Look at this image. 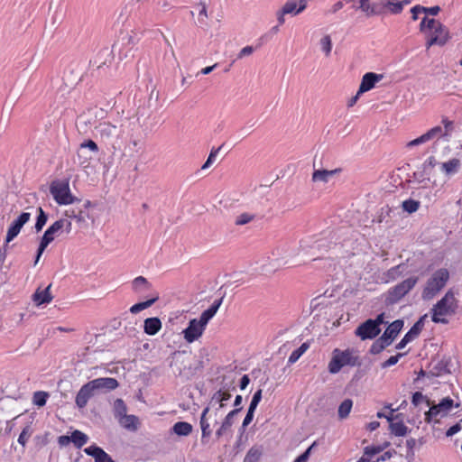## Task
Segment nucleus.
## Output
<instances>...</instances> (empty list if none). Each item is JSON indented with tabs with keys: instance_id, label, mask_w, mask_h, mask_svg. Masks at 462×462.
<instances>
[{
	"instance_id": "5",
	"label": "nucleus",
	"mask_w": 462,
	"mask_h": 462,
	"mask_svg": "<svg viewBox=\"0 0 462 462\" xmlns=\"http://www.w3.org/2000/svg\"><path fill=\"white\" fill-rule=\"evenodd\" d=\"M427 405L430 407L429 411L425 412V421L427 423H439V420L448 416L452 408L459 407V403H454V401L446 397L443 398L439 403H431L430 400H426Z\"/></svg>"
},
{
	"instance_id": "28",
	"label": "nucleus",
	"mask_w": 462,
	"mask_h": 462,
	"mask_svg": "<svg viewBox=\"0 0 462 462\" xmlns=\"http://www.w3.org/2000/svg\"><path fill=\"white\" fill-rule=\"evenodd\" d=\"M51 285L50 284L44 290L41 291L38 289L33 296L32 300L37 305H42L45 303H50L52 300V296L50 292Z\"/></svg>"
},
{
	"instance_id": "52",
	"label": "nucleus",
	"mask_w": 462,
	"mask_h": 462,
	"mask_svg": "<svg viewBox=\"0 0 462 462\" xmlns=\"http://www.w3.org/2000/svg\"><path fill=\"white\" fill-rule=\"evenodd\" d=\"M197 12L199 23H204L206 19L208 18L206 5L204 4H200L199 5H198Z\"/></svg>"
},
{
	"instance_id": "59",
	"label": "nucleus",
	"mask_w": 462,
	"mask_h": 462,
	"mask_svg": "<svg viewBox=\"0 0 462 462\" xmlns=\"http://www.w3.org/2000/svg\"><path fill=\"white\" fill-rule=\"evenodd\" d=\"M315 444H316V443L314 442L310 447H309V448H307V450H306L303 454H301L300 457H298L294 460V462H307V461H308V459H309V457H310V451H311L312 448L315 446Z\"/></svg>"
},
{
	"instance_id": "2",
	"label": "nucleus",
	"mask_w": 462,
	"mask_h": 462,
	"mask_svg": "<svg viewBox=\"0 0 462 462\" xmlns=\"http://www.w3.org/2000/svg\"><path fill=\"white\" fill-rule=\"evenodd\" d=\"M97 207L90 200H82L65 208L63 218H68L73 230L75 228H88L97 220Z\"/></svg>"
},
{
	"instance_id": "43",
	"label": "nucleus",
	"mask_w": 462,
	"mask_h": 462,
	"mask_svg": "<svg viewBox=\"0 0 462 462\" xmlns=\"http://www.w3.org/2000/svg\"><path fill=\"white\" fill-rule=\"evenodd\" d=\"M419 207L420 202L413 199H408L402 202V208L408 213L416 212L419 209Z\"/></svg>"
},
{
	"instance_id": "8",
	"label": "nucleus",
	"mask_w": 462,
	"mask_h": 462,
	"mask_svg": "<svg viewBox=\"0 0 462 462\" xmlns=\"http://www.w3.org/2000/svg\"><path fill=\"white\" fill-rule=\"evenodd\" d=\"M357 356L355 352L350 349L341 351L335 349L332 354V358L328 363V371L331 374H337L343 366L356 365Z\"/></svg>"
},
{
	"instance_id": "14",
	"label": "nucleus",
	"mask_w": 462,
	"mask_h": 462,
	"mask_svg": "<svg viewBox=\"0 0 462 462\" xmlns=\"http://www.w3.org/2000/svg\"><path fill=\"white\" fill-rule=\"evenodd\" d=\"M206 329V326L198 319H192L189 322V326L182 332L184 339L188 343L198 340Z\"/></svg>"
},
{
	"instance_id": "30",
	"label": "nucleus",
	"mask_w": 462,
	"mask_h": 462,
	"mask_svg": "<svg viewBox=\"0 0 462 462\" xmlns=\"http://www.w3.org/2000/svg\"><path fill=\"white\" fill-rule=\"evenodd\" d=\"M118 422L122 427L131 431L137 430L139 427V420L134 415L125 414L124 417L118 420Z\"/></svg>"
},
{
	"instance_id": "63",
	"label": "nucleus",
	"mask_w": 462,
	"mask_h": 462,
	"mask_svg": "<svg viewBox=\"0 0 462 462\" xmlns=\"http://www.w3.org/2000/svg\"><path fill=\"white\" fill-rule=\"evenodd\" d=\"M389 446H390V442L385 441L381 445H372V446H367L366 448L368 449H374V451L376 450V455H377V454L381 453L382 451H383L385 448H387Z\"/></svg>"
},
{
	"instance_id": "37",
	"label": "nucleus",
	"mask_w": 462,
	"mask_h": 462,
	"mask_svg": "<svg viewBox=\"0 0 462 462\" xmlns=\"http://www.w3.org/2000/svg\"><path fill=\"white\" fill-rule=\"evenodd\" d=\"M352 406H353L352 400L346 399L345 401H343L338 407V411H337L338 417L340 419H346L349 415Z\"/></svg>"
},
{
	"instance_id": "1",
	"label": "nucleus",
	"mask_w": 462,
	"mask_h": 462,
	"mask_svg": "<svg viewBox=\"0 0 462 462\" xmlns=\"http://www.w3.org/2000/svg\"><path fill=\"white\" fill-rule=\"evenodd\" d=\"M139 127V117L136 116L125 118L118 125L103 121L95 126L94 136L109 147L113 156L119 160H128L138 152Z\"/></svg>"
},
{
	"instance_id": "32",
	"label": "nucleus",
	"mask_w": 462,
	"mask_h": 462,
	"mask_svg": "<svg viewBox=\"0 0 462 462\" xmlns=\"http://www.w3.org/2000/svg\"><path fill=\"white\" fill-rule=\"evenodd\" d=\"M319 45L325 57H329L332 51V40L330 35H323L319 41Z\"/></svg>"
},
{
	"instance_id": "4",
	"label": "nucleus",
	"mask_w": 462,
	"mask_h": 462,
	"mask_svg": "<svg viewBox=\"0 0 462 462\" xmlns=\"http://www.w3.org/2000/svg\"><path fill=\"white\" fill-rule=\"evenodd\" d=\"M72 231L73 227H71V224L68 218L60 217L50 226L42 237L34 264L38 263L45 248L55 239L56 236H59L62 232L70 234Z\"/></svg>"
},
{
	"instance_id": "50",
	"label": "nucleus",
	"mask_w": 462,
	"mask_h": 462,
	"mask_svg": "<svg viewBox=\"0 0 462 462\" xmlns=\"http://www.w3.org/2000/svg\"><path fill=\"white\" fill-rule=\"evenodd\" d=\"M446 38L440 35H432L430 38L427 41L426 46L427 48H430L432 45H444L446 43Z\"/></svg>"
},
{
	"instance_id": "58",
	"label": "nucleus",
	"mask_w": 462,
	"mask_h": 462,
	"mask_svg": "<svg viewBox=\"0 0 462 462\" xmlns=\"http://www.w3.org/2000/svg\"><path fill=\"white\" fill-rule=\"evenodd\" d=\"M393 454H395L394 450L385 451L383 455L375 457L374 459V462H383V461L389 460L393 456Z\"/></svg>"
},
{
	"instance_id": "60",
	"label": "nucleus",
	"mask_w": 462,
	"mask_h": 462,
	"mask_svg": "<svg viewBox=\"0 0 462 462\" xmlns=\"http://www.w3.org/2000/svg\"><path fill=\"white\" fill-rule=\"evenodd\" d=\"M462 430V420H460V422L453 425L452 427H450L447 432H446V436L447 437H451L453 435H455L456 433H457L458 431H460Z\"/></svg>"
},
{
	"instance_id": "35",
	"label": "nucleus",
	"mask_w": 462,
	"mask_h": 462,
	"mask_svg": "<svg viewBox=\"0 0 462 462\" xmlns=\"http://www.w3.org/2000/svg\"><path fill=\"white\" fill-rule=\"evenodd\" d=\"M357 5L356 9H360L364 12L367 16L374 15L375 14L374 7L370 5L369 0H352Z\"/></svg>"
},
{
	"instance_id": "53",
	"label": "nucleus",
	"mask_w": 462,
	"mask_h": 462,
	"mask_svg": "<svg viewBox=\"0 0 462 462\" xmlns=\"http://www.w3.org/2000/svg\"><path fill=\"white\" fill-rule=\"evenodd\" d=\"M20 231L21 230L19 228H17L14 226L11 225L10 227L8 228V231H7L5 242L6 243L11 242L14 237H16L18 236Z\"/></svg>"
},
{
	"instance_id": "29",
	"label": "nucleus",
	"mask_w": 462,
	"mask_h": 462,
	"mask_svg": "<svg viewBox=\"0 0 462 462\" xmlns=\"http://www.w3.org/2000/svg\"><path fill=\"white\" fill-rule=\"evenodd\" d=\"M162 328V322L159 318H148L144 320V332L150 336H153Z\"/></svg>"
},
{
	"instance_id": "33",
	"label": "nucleus",
	"mask_w": 462,
	"mask_h": 462,
	"mask_svg": "<svg viewBox=\"0 0 462 462\" xmlns=\"http://www.w3.org/2000/svg\"><path fill=\"white\" fill-rule=\"evenodd\" d=\"M159 299V295L158 294H155L153 298H152L151 300H148L146 301H143V302H139V303H136L134 305H133L131 308H130V311L133 313V314H136L149 307H151L155 301H157Z\"/></svg>"
},
{
	"instance_id": "38",
	"label": "nucleus",
	"mask_w": 462,
	"mask_h": 462,
	"mask_svg": "<svg viewBox=\"0 0 462 462\" xmlns=\"http://www.w3.org/2000/svg\"><path fill=\"white\" fill-rule=\"evenodd\" d=\"M127 408L122 399H116L114 402V414L117 420L124 417L126 414Z\"/></svg>"
},
{
	"instance_id": "9",
	"label": "nucleus",
	"mask_w": 462,
	"mask_h": 462,
	"mask_svg": "<svg viewBox=\"0 0 462 462\" xmlns=\"http://www.w3.org/2000/svg\"><path fill=\"white\" fill-rule=\"evenodd\" d=\"M418 277H410L402 282L392 287L386 293L385 303L386 305H393L400 301L406 294L411 291L417 284Z\"/></svg>"
},
{
	"instance_id": "26",
	"label": "nucleus",
	"mask_w": 462,
	"mask_h": 462,
	"mask_svg": "<svg viewBox=\"0 0 462 462\" xmlns=\"http://www.w3.org/2000/svg\"><path fill=\"white\" fill-rule=\"evenodd\" d=\"M241 411V408L231 411L224 419L221 426L216 431V436L220 438L223 436L233 425L235 416Z\"/></svg>"
},
{
	"instance_id": "36",
	"label": "nucleus",
	"mask_w": 462,
	"mask_h": 462,
	"mask_svg": "<svg viewBox=\"0 0 462 462\" xmlns=\"http://www.w3.org/2000/svg\"><path fill=\"white\" fill-rule=\"evenodd\" d=\"M88 440V436L79 430H75L71 433V442H73L77 448H81Z\"/></svg>"
},
{
	"instance_id": "55",
	"label": "nucleus",
	"mask_w": 462,
	"mask_h": 462,
	"mask_svg": "<svg viewBox=\"0 0 462 462\" xmlns=\"http://www.w3.org/2000/svg\"><path fill=\"white\" fill-rule=\"evenodd\" d=\"M402 356L403 354L399 353L396 356L389 357L384 363H383L382 367L385 368L395 365Z\"/></svg>"
},
{
	"instance_id": "54",
	"label": "nucleus",
	"mask_w": 462,
	"mask_h": 462,
	"mask_svg": "<svg viewBox=\"0 0 462 462\" xmlns=\"http://www.w3.org/2000/svg\"><path fill=\"white\" fill-rule=\"evenodd\" d=\"M218 404V411L224 407V403L223 402L221 401V394L218 393V391H217L213 396L211 397V400H210V402H209V405L211 406H215Z\"/></svg>"
},
{
	"instance_id": "17",
	"label": "nucleus",
	"mask_w": 462,
	"mask_h": 462,
	"mask_svg": "<svg viewBox=\"0 0 462 462\" xmlns=\"http://www.w3.org/2000/svg\"><path fill=\"white\" fill-rule=\"evenodd\" d=\"M428 315L425 314L419 319V320L411 327V328L406 333L403 338L397 344L396 348L402 349L409 342L412 341L416 338L420 331L422 330L425 320L427 319Z\"/></svg>"
},
{
	"instance_id": "3",
	"label": "nucleus",
	"mask_w": 462,
	"mask_h": 462,
	"mask_svg": "<svg viewBox=\"0 0 462 462\" xmlns=\"http://www.w3.org/2000/svg\"><path fill=\"white\" fill-rule=\"evenodd\" d=\"M457 308V300L454 293L448 291L431 309L432 321L435 323L447 324L448 320L446 317L454 315Z\"/></svg>"
},
{
	"instance_id": "64",
	"label": "nucleus",
	"mask_w": 462,
	"mask_h": 462,
	"mask_svg": "<svg viewBox=\"0 0 462 462\" xmlns=\"http://www.w3.org/2000/svg\"><path fill=\"white\" fill-rule=\"evenodd\" d=\"M439 165V163L437 162L435 157L430 156L428 158V160L424 162V169L427 171L428 169H432L435 166Z\"/></svg>"
},
{
	"instance_id": "19",
	"label": "nucleus",
	"mask_w": 462,
	"mask_h": 462,
	"mask_svg": "<svg viewBox=\"0 0 462 462\" xmlns=\"http://www.w3.org/2000/svg\"><path fill=\"white\" fill-rule=\"evenodd\" d=\"M97 394L93 391L92 387L88 383V382L85 384H83L79 391L78 392L76 398H75V403L78 408L83 409L87 406L89 399L96 396Z\"/></svg>"
},
{
	"instance_id": "18",
	"label": "nucleus",
	"mask_w": 462,
	"mask_h": 462,
	"mask_svg": "<svg viewBox=\"0 0 462 462\" xmlns=\"http://www.w3.org/2000/svg\"><path fill=\"white\" fill-rule=\"evenodd\" d=\"M382 74H376L374 72L365 73L361 80L357 95H362L374 88L375 84L383 79Z\"/></svg>"
},
{
	"instance_id": "39",
	"label": "nucleus",
	"mask_w": 462,
	"mask_h": 462,
	"mask_svg": "<svg viewBox=\"0 0 462 462\" xmlns=\"http://www.w3.org/2000/svg\"><path fill=\"white\" fill-rule=\"evenodd\" d=\"M151 286L150 282L146 278L143 276H138L133 281V289L136 291H141L143 290H147Z\"/></svg>"
},
{
	"instance_id": "23",
	"label": "nucleus",
	"mask_w": 462,
	"mask_h": 462,
	"mask_svg": "<svg viewBox=\"0 0 462 462\" xmlns=\"http://www.w3.org/2000/svg\"><path fill=\"white\" fill-rule=\"evenodd\" d=\"M338 172H340V169H335L331 171L315 170L312 173L311 180L313 182L328 183L329 180Z\"/></svg>"
},
{
	"instance_id": "57",
	"label": "nucleus",
	"mask_w": 462,
	"mask_h": 462,
	"mask_svg": "<svg viewBox=\"0 0 462 462\" xmlns=\"http://www.w3.org/2000/svg\"><path fill=\"white\" fill-rule=\"evenodd\" d=\"M254 48L253 46L244 47L238 53L237 59H243L245 57L250 56L254 53Z\"/></svg>"
},
{
	"instance_id": "21",
	"label": "nucleus",
	"mask_w": 462,
	"mask_h": 462,
	"mask_svg": "<svg viewBox=\"0 0 462 462\" xmlns=\"http://www.w3.org/2000/svg\"><path fill=\"white\" fill-rule=\"evenodd\" d=\"M462 166V162L458 158H451L448 161L439 163L441 172L447 177H451L457 174Z\"/></svg>"
},
{
	"instance_id": "27",
	"label": "nucleus",
	"mask_w": 462,
	"mask_h": 462,
	"mask_svg": "<svg viewBox=\"0 0 462 462\" xmlns=\"http://www.w3.org/2000/svg\"><path fill=\"white\" fill-rule=\"evenodd\" d=\"M223 299H219L217 300H215L214 303L206 310H204L199 319H198L200 322H202L206 327L208 323V321L215 316L217 311L218 310Z\"/></svg>"
},
{
	"instance_id": "45",
	"label": "nucleus",
	"mask_w": 462,
	"mask_h": 462,
	"mask_svg": "<svg viewBox=\"0 0 462 462\" xmlns=\"http://www.w3.org/2000/svg\"><path fill=\"white\" fill-rule=\"evenodd\" d=\"M48 398V393L45 392H36L33 394L32 402L35 405L42 407L45 405Z\"/></svg>"
},
{
	"instance_id": "15",
	"label": "nucleus",
	"mask_w": 462,
	"mask_h": 462,
	"mask_svg": "<svg viewBox=\"0 0 462 462\" xmlns=\"http://www.w3.org/2000/svg\"><path fill=\"white\" fill-rule=\"evenodd\" d=\"M441 123L443 124V127L437 125L425 133V135L428 138L429 142L435 138L450 136L451 133L454 131L453 121L448 119L447 117H444L442 118Z\"/></svg>"
},
{
	"instance_id": "11",
	"label": "nucleus",
	"mask_w": 462,
	"mask_h": 462,
	"mask_svg": "<svg viewBox=\"0 0 462 462\" xmlns=\"http://www.w3.org/2000/svg\"><path fill=\"white\" fill-rule=\"evenodd\" d=\"M403 327V321L397 319L392 322L383 334L379 337L380 347L379 350H383L386 346H390L393 339L398 336Z\"/></svg>"
},
{
	"instance_id": "56",
	"label": "nucleus",
	"mask_w": 462,
	"mask_h": 462,
	"mask_svg": "<svg viewBox=\"0 0 462 462\" xmlns=\"http://www.w3.org/2000/svg\"><path fill=\"white\" fill-rule=\"evenodd\" d=\"M85 453L88 456L93 457L95 459L99 455V452L102 451V448L97 447V446H90L88 448H86L84 449Z\"/></svg>"
},
{
	"instance_id": "61",
	"label": "nucleus",
	"mask_w": 462,
	"mask_h": 462,
	"mask_svg": "<svg viewBox=\"0 0 462 462\" xmlns=\"http://www.w3.org/2000/svg\"><path fill=\"white\" fill-rule=\"evenodd\" d=\"M217 154V150L211 151L206 162L202 165L201 169L202 170L208 169L215 161Z\"/></svg>"
},
{
	"instance_id": "62",
	"label": "nucleus",
	"mask_w": 462,
	"mask_h": 462,
	"mask_svg": "<svg viewBox=\"0 0 462 462\" xmlns=\"http://www.w3.org/2000/svg\"><path fill=\"white\" fill-rule=\"evenodd\" d=\"M95 462H115L112 457L106 453L103 449L99 452V455L96 457Z\"/></svg>"
},
{
	"instance_id": "7",
	"label": "nucleus",
	"mask_w": 462,
	"mask_h": 462,
	"mask_svg": "<svg viewBox=\"0 0 462 462\" xmlns=\"http://www.w3.org/2000/svg\"><path fill=\"white\" fill-rule=\"evenodd\" d=\"M50 192L59 205L69 207L79 202V198L72 195L68 180H54L50 186Z\"/></svg>"
},
{
	"instance_id": "31",
	"label": "nucleus",
	"mask_w": 462,
	"mask_h": 462,
	"mask_svg": "<svg viewBox=\"0 0 462 462\" xmlns=\"http://www.w3.org/2000/svg\"><path fill=\"white\" fill-rule=\"evenodd\" d=\"M172 431L178 436H188L192 431V426L186 421H179L172 427Z\"/></svg>"
},
{
	"instance_id": "34",
	"label": "nucleus",
	"mask_w": 462,
	"mask_h": 462,
	"mask_svg": "<svg viewBox=\"0 0 462 462\" xmlns=\"http://www.w3.org/2000/svg\"><path fill=\"white\" fill-rule=\"evenodd\" d=\"M87 150H89L90 152L97 153L98 152L97 144L92 140H88L85 143H82L78 151V157L80 159L84 155V153H86Z\"/></svg>"
},
{
	"instance_id": "41",
	"label": "nucleus",
	"mask_w": 462,
	"mask_h": 462,
	"mask_svg": "<svg viewBox=\"0 0 462 462\" xmlns=\"http://www.w3.org/2000/svg\"><path fill=\"white\" fill-rule=\"evenodd\" d=\"M255 216L254 214H251V213H242L238 216H236V219H235V224L236 226H244V225H246L248 223H250L251 221H253L254 219Z\"/></svg>"
},
{
	"instance_id": "20",
	"label": "nucleus",
	"mask_w": 462,
	"mask_h": 462,
	"mask_svg": "<svg viewBox=\"0 0 462 462\" xmlns=\"http://www.w3.org/2000/svg\"><path fill=\"white\" fill-rule=\"evenodd\" d=\"M399 417L400 414L395 415V417H387V420L389 421V430L394 436L403 437L410 432V430L402 420H399Z\"/></svg>"
},
{
	"instance_id": "13",
	"label": "nucleus",
	"mask_w": 462,
	"mask_h": 462,
	"mask_svg": "<svg viewBox=\"0 0 462 462\" xmlns=\"http://www.w3.org/2000/svg\"><path fill=\"white\" fill-rule=\"evenodd\" d=\"M218 418V409H216L214 411L210 412V408L207 407L204 409L201 417H200V427L202 430L203 437H208L211 435L212 429L211 426H216L217 424Z\"/></svg>"
},
{
	"instance_id": "16",
	"label": "nucleus",
	"mask_w": 462,
	"mask_h": 462,
	"mask_svg": "<svg viewBox=\"0 0 462 462\" xmlns=\"http://www.w3.org/2000/svg\"><path fill=\"white\" fill-rule=\"evenodd\" d=\"M380 332V328L376 327L373 319H367L356 329V335L362 340L374 338Z\"/></svg>"
},
{
	"instance_id": "40",
	"label": "nucleus",
	"mask_w": 462,
	"mask_h": 462,
	"mask_svg": "<svg viewBox=\"0 0 462 462\" xmlns=\"http://www.w3.org/2000/svg\"><path fill=\"white\" fill-rule=\"evenodd\" d=\"M309 346L308 343H303L299 348L294 350L289 357V363H295L308 350Z\"/></svg>"
},
{
	"instance_id": "49",
	"label": "nucleus",
	"mask_w": 462,
	"mask_h": 462,
	"mask_svg": "<svg viewBox=\"0 0 462 462\" xmlns=\"http://www.w3.org/2000/svg\"><path fill=\"white\" fill-rule=\"evenodd\" d=\"M425 443H426V439L423 437L420 438L419 439L411 438L406 440V446H407V448L409 449V451H412L415 448L421 447Z\"/></svg>"
},
{
	"instance_id": "47",
	"label": "nucleus",
	"mask_w": 462,
	"mask_h": 462,
	"mask_svg": "<svg viewBox=\"0 0 462 462\" xmlns=\"http://www.w3.org/2000/svg\"><path fill=\"white\" fill-rule=\"evenodd\" d=\"M403 265L400 264V265H397L395 267H393L391 268L390 270H388V272L386 273V277L388 280H395L397 278H399L400 276H402V269H403Z\"/></svg>"
},
{
	"instance_id": "24",
	"label": "nucleus",
	"mask_w": 462,
	"mask_h": 462,
	"mask_svg": "<svg viewBox=\"0 0 462 462\" xmlns=\"http://www.w3.org/2000/svg\"><path fill=\"white\" fill-rule=\"evenodd\" d=\"M451 359L448 357H443L440 359L436 365L430 370V374L432 376H441L446 374L451 373Z\"/></svg>"
},
{
	"instance_id": "51",
	"label": "nucleus",
	"mask_w": 462,
	"mask_h": 462,
	"mask_svg": "<svg viewBox=\"0 0 462 462\" xmlns=\"http://www.w3.org/2000/svg\"><path fill=\"white\" fill-rule=\"evenodd\" d=\"M428 142H429L428 138L426 137L425 134H423L422 135L419 136L418 138L408 142L406 143V147L412 148L414 146L424 144Z\"/></svg>"
},
{
	"instance_id": "25",
	"label": "nucleus",
	"mask_w": 462,
	"mask_h": 462,
	"mask_svg": "<svg viewBox=\"0 0 462 462\" xmlns=\"http://www.w3.org/2000/svg\"><path fill=\"white\" fill-rule=\"evenodd\" d=\"M409 4V1L403 0V1H397V0H382L380 2V5L383 8L390 12L391 14H400L403 6L405 5Z\"/></svg>"
},
{
	"instance_id": "46",
	"label": "nucleus",
	"mask_w": 462,
	"mask_h": 462,
	"mask_svg": "<svg viewBox=\"0 0 462 462\" xmlns=\"http://www.w3.org/2000/svg\"><path fill=\"white\" fill-rule=\"evenodd\" d=\"M30 218L31 214L28 212H23L13 222L12 225L21 230L23 225L26 224Z\"/></svg>"
},
{
	"instance_id": "6",
	"label": "nucleus",
	"mask_w": 462,
	"mask_h": 462,
	"mask_svg": "<svg viewBox=\"0 0 462 462\" xmlns=\"http://www.w3.org/2000/svg\"><path fill=\"white\" fill-rule=\"evenodd\" d=\"M449 279V273L445 268H440L434 272L428 279L422 291L421 297L423 300H431L434 298L447 284Z\"/></svg>"
},
{
	"instance_id": "10",
	"label": "nucleus",
	"mask_w": 462,
	"mask_h": 462,
	"mask_svg": "<svg viewBox=\"0 0 462 462\" xmlns=\"http://www.w3.org/2000/svg\"><path fill=\"white\" fill-rule=\"evenodd\" d=\"M97 395L105 394L116 389L119 385L116 379L112 377H100L88 382Z\"/></svg>"
},
{
	"instance_id": "42",
	"label": "nucleus",
	"mask_w": 462,
	"mask_h": 462,
	"mask_svg": "<svg viewBox=\"0 0 462 462\" xmlns=\"http://www.w3.org/2000/svg\"><path fill=\"white\" fill-rule=\"evenodd\" d=\"M38 212H39V215H38V217H37V220L35 223V229L37 232H40L42 229V227L45 226L48 217L45 214V212L42 210V208H38Z\"/></svg>"
},
{
	"instance_id": "12",
	"label": "nucleus",
	"mask_w": 462,
	"mask_h": 462,
	"mask_svg": "<svg viewBox=\"0 0 462 462\" xmlns=\"http://www.w3.org/2000/svg\"><path fill=\"white\" fill-rule=\"evenodd\" d=\"M420 31L429 33L430 36L432 35H440L446 38V42H448V34L446 28L435 19H428L424 17L420 23Z\"/></svg>"
},
{
	"instance_id": "22",
	"label": "nucleus",
	"mask_w": 462,
	"mask_h": 462,
	"mask_svg": "<svg viewBox=\"0 0 462 462\" xmlns=\"http://www.w3.org/2000/svg\"><path fill=\"white\" fill-rule=\"evenodd\" d=\"M310 0H287L284 4L283 13L297 15L303 12Z\"/></svg>"
},
{
	"instance_id": "44",
	"label": "nucleus",
	"mask_w": 462,
	"mask_h": 462,
	"mask_svg": "<svg viewBox=\"0 0 462 462\" xmlns=\"http://www.w3.org/2000/svg\"><path fill=\"white\" fill-rule=\"evenodd\" d=\"M32 430L31 427L29 425H27L26 427L23 428L21 434L19 435L18 442L23 447H25V445H26L28 439H30V437L32 436Z\"/></svg>"
},
{
	"instance_id": "48",
	"label": "nucleus",
	"mask_w": 462,
	"mask_h": 462,
	"mask_svg": "<svg viewBox=\"0 0 462 462\" xmlns=\"http://www.w3.org/2000/svg\"><path fill=\"white\" fill-rule=\"evenodd\" d=\"M376 455V450L368 449L366 447L364 448L363 456L356 462H374Z\"/></svg>"
}]
</instances>
